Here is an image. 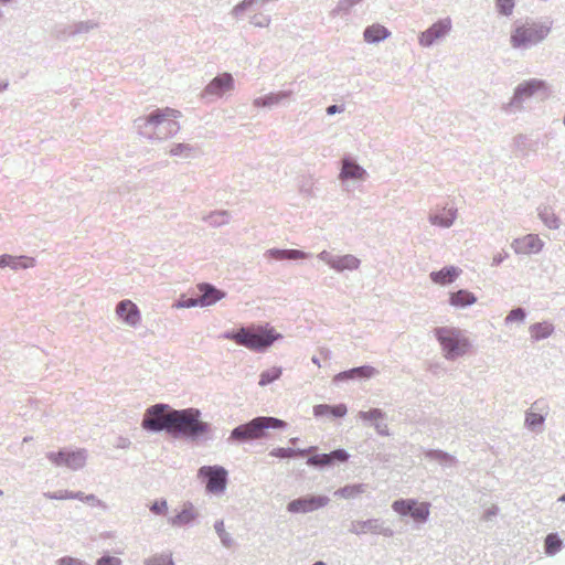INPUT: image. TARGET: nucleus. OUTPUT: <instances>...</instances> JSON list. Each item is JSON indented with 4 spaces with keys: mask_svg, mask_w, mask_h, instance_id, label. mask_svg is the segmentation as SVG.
<instances>
[{
    "mask_svg": "<svg viewBox=\"0 0 565 565\" xmlns=\"http://www.w3.org/2000/svg\"><path fill=\"white\" fill-rule=\"evenodd\" d=\"M201 307H207L221 300L225 292L210 282H201L196 286Z\"/></svg>",
    "mask_w": 565,
    "mask_h": 565,
    "instance_id": "5701e85b",
    "label": "nucleus"
},
{
    "mask_svg": "<svg viewBox=\"0 0 565 565\" xmlns=\"http://www.w3.org/2000/svg\"><path fill=\"white\" fill-rule=\"evenodd\" d=\"M550 31L551 26L536 22L516 25L510 34L511 46L516 50H527L542 42Z\"/></svg>",
    "mask_w": 565,
    "mask_h": 565,
    "instance_id": "0eeeda50",
    "label": "nucleus"
},
{
    "mask_svg": "<svg viewBox=\"0 0 565 565\" xmlns=\"http://www.w3.org/2000/svg\"><path fill=\"white\" fill-rule=\"evenodd\" d=\"M391 35V32L382 24H372L364 29L363 38L367 43H380L386 40Z\"/></svg>",
    "mask_w": 565,
    "mask_h": 565,
    "instance_id": "7c9ffc66",
    "label": "nucleus"
},
{
    "mask_svg": "<svg viewBox=\"0 0 565 565\" xmlns=\"http://www.w3.org/2000/svg\"><path fill=\"white\" fill-rule=\"evenodd\" d=\"M358 416L363 422H371L373 426L380 419H385L386 414L381 408H371L369 411H360Z\"/></svg>",
    "mask_w": 565,
    "mask_h": 565,
    "instance_id": "ea45409f",
    "label": "nucleus"
},
{
    "mask_svg": "<svg viewBox=\"0 0 565 565\" xmlns=\"http://www.w3.org/2000/svg\"><path fill=\"white\" fill-rule=\"evenodd\" d=\"M434 335L441 347L445 359L456 361L468 353L471 348L470 340L463 331L455 327H436Z\"/></svg>",
    "mask_w": 565,
    "mask_h": 565,
    "instance_id": "39448f33",
    "label": "nucleus"
},
{
    "mask_svg": "<svg viewBox=\"0 0 565 565\" xmlns=\"http://www.w3.org/2000/svg\"><path fill=\"white\" fill-rule=\"evenodd\" d=\"M460 273V268L449 265L443 267L440 270L431 271L429 277L434 284L447 286L454 282L458 278Z\"/></svg>",
    "mask_w": 565,
    "mask_h": 565,
    "instance_id": "cd10ccee",
    "label": "nucleus"
},
{
    "mask_svg": "<svg viewBox=\"0 0 565 565\" xmlns=\"http://www.w3.org/2000/svg\"><path fill=\"white\" fill-rule=\"evenodd\" d=\"M495 9L502 17H510L515 7V0H494Z\"/></svg>",
    "mask_w": 565,
    "mask_h": 565,
    "instance_id": "09e8293b",
    "label": "nucleus"
},
{
    "mask_svg": "<svg viewBox=\"0 0 565 565\" xmlns=\"http://www.w3.org/2000/svg\"><path fill=\"white\" fill-rule=\"evenodd\" d=\"M537 95L541 99L548 96L547 84L543 79L531 78L519 84L514 88L513 96L511 98V106L521 105L526 98Z\"/></svg>",
    "mask_w": 565,
    "mask_h": 565,
    "instance_id": "f8f14e48",
    "label": "nucleus"
},
{
    "mask_svg": "<svg viewBox=\"0 0 565 565\" xmlns=\"http://www.w3.org/2000/svg\"><path fill=\"white\" fill-rule=\"evenodd\" d=\"M456 217H457V209L456 207H452V206L444 207L440 211L430 213L429 222L433 225L448 228L454 224Z\"/></svg>",
    "mask_w": 565,
    "mask_h": 565,
    "instance_id": "c85d7f7f",
    "label": "nucleus"
},
{
    "mask_svg": "<svg viewBox=\"0 0 565 565\" xmlns=\"http://www.w3.org/2000/svg\"><path fill=\"white\" fill-rule=\"evenodd\" d=\"M306 463L319 471H323L334 466L347 463L351 457L348 450L344 448H337L330 452H317L313 450L309 452Z\"/></svg>",
    "mask_w": 565,
    "mask_h": 565,
    "instance_id": "9b49d317",
    "label": "nucleus"
},
{
    "mask_svg": "<svg viewBox=\"0 0 565 565\" xmlns=\"http://www.w3.org/2000/svg\"><path fill=\"white\" fill-rule=\"evenodd\" d=\"M145 565H174L171 554H156L143 561Z\"/></svg>",
    "mask_w": 565,
    "mask_h": 565,
    "instance_id": "49530a36",
    "label": "nucleus"
},
{
    "mask_svg": "<svg viewBox=\"0 0 565 565\" xmlns=\"http://www.w3.org/2000/svg\"><path fill=\"white\" fill-rule=\"evenodd\" d=\"M195 149L189 143H174L169 150L173 157L191 158Z\"/></svg>",
    "mask_w": 565,
    "mask_h": 565,
    "instance_id": "79ce46f5",
    "label": "nucleus"
},
{
    "mask_svg": "<svg viewBox=\"0 0 565 565\" xmlns=\"http://www.w3.org/2000/svg\"><path fill=\"white\" fill-rule=\"evenodd\" d=\"M17 263L14 256L3 254L0 256V267H10L13 269V264Z\"/></svg>",
    "mask_w": 565,
    "mask_h": 565,
    "instance_id": "bf43d9fd",
    "label": "nucleus"
},
{
    "mask_svg": "<svg viewBox=\"0 0 565 565\" xmlns=\"http://www.w3.org/2000/svg\"><path fill=\"white\" fill-rule=\"evenodd\" d=\"M254 4H256V0H243L233 8L232 14L238 18Z\"/></svg>",
    "mask_w": 565,
    "mask_h": 565,
    "instance_id": "3c124183",
    "label": "nucleus"
},
{
    "mask_svg": "<svg viewBox=\"0 0 565 565\" xmlns=\"http://www.w3.org/2000/svg\"><path fill=\"white\" fill-rule=\"evenodd\" d=\"M360 264L361 260L352 254H347L342 256L335 255L331 268L337 273H343L344 270L358 269Z\"/></svg>",
    "mask_w": 565,
    "mask_h": 565,
    "instance_id": "2f4dec72",
    "label": "nucleus"
},
{
    "mask_svg": "<svg viewBox=\"0 0 565 565\" xmlns=\"http://www.w3.org/2000/svg\"><path fill=\"white\" fill-rule=\"evenodd\" d=\"M451 26L450 18L439 19L428 29L419 33V44L424 47L433 46L437 41L444 39L450 32Z\"/></svg>",
    "mask_w": 565,
    "mask_h": 565,
    "instance_id": "4468645a",
    "label": "nucleus"
},
{
    "mask_svg": "<svg viewBox=\"0 0 565 565\" xmlns=\"http://www.w3.org/2000/svg\"><path fill=\"white\" fill-rule=\"evenodd\" d=\"M265 256L269 259L274 260H299L305 259L310 256L309 253H306L301 249H294V248H270L267 249L265 253Z\"/></svg>",
    "mask_w": 565,
    "mask_h": 565,
    "instance_id": "bb28decb",
    "label": "nucleus"
},
{
    "mask_svg": "<svg viewBox=\"0 0 565 565\" xmlns=\"http://www.w3.org/2000/svg\"><path fill=\"white\" fill-rule=\"evenodd\" d=\"M180 115L179 110L170 107L157 108L147 116L137 118L135 126L139 135L150 140H164L180 130V124L175 120Z\"/></svg>",
    "mask_w": 565,
    "mask_h": 565,
    "instance_id": "f03ea898",
    "label": "nucleus"
},
{
    "mask_svg": "<svg viewBox=\"0 0 565 565\" xmlns=\"http://www.w3.org/2000/svg\"><path fill=\"white\" fill-rule=\"evenodd\" d=\"M177 308H194L201 307V301L198 296V290L190 295H182L175 302Z\"/></svg>",
    "mask_w": 565,
    "mask_h": 565,
    "instance_id": "a19ab883",
    "label": "nucleus"
},
{
    "mask_svg": "<svg viewBox=\"0 0 565 565\" xmlns=\"http://www.w3.org/2000/svg\"><path fill=\"white\" fill-rule=\"evenodd\" d=\"M532 408L539 412L526 411L524 425L529 430L537 431L542 429L545 423L548 407L543 399H537L533 403Z\"/></svg>",
    "mask_w": 565,
    "mask_h": 565,
    "instance_id": "aec40b11",
    "label": "nucleus"
},
{
    "mask_svg": "<svg viewBox=\"0 0 565 565\" xmlns=\"http://www.w3.org/2000/svg\"><path fill=\"white\" fill-rule=\"evenodd\" d=\"M365 483H349L337 489L333 495L342 499H354L365 492Z\"/></svg>",
    "mask_w": 565,
    "mask_h": 565,
    "instance_id": "e433bc0d",
    "label": "nucleus"
},
{
    "mask_svg": "<svg viewBox=\"0 0 565 565\" xmlns=\"http://www.w3.org/2000/svg\"><path fill=\"white\" fill-rule=\"evenodd\" d=\"M335 255L329 253L328 250H322L318 254V258L324 262L330 268L332 267Z\"/></svg>",
    "mask_w": 565,
    "mask_h": 565,
    "instance_id": "052dcab7",
    "label": "nucleus"
},
{
    "mask_svg": "<svg viewBox=\"0 0 565 565\" xmlns=\"http://www.w3.org/2000/svg\"><path fill=\"white\" fill-rule=\"evenodd\" d=\"M250 23L259 28L268 26L270 23V18L263 14H255L252 17Z\"/></svg>",
    "mask_w": 565,
    "mask_h": 565,
    "instance_id": "4d7b16f0",
    "label": "nucleus"
},
{
    "mask_svg": "<svg viewBox=\"0 0 565 565\" xmlns=\"http://www.w3.org/2000/svg\"><path fill=\"white\" fill-rule=\"evenodd\" d=\"M45 457L56 467H66L73 471L82 469L86 465L87 450L84 448L64 447L57 451H49Z\"/></svg>",
    "mask_w": 565,
    "mask_h": 565,
    "instance_id": "1a4fd4ad",
    "label": "nucleus"
},
{
    "mask_svg": "<svg viewBox=\"0 0 565 565\" xmlns=\"http://www.w3.org/2000/svg\"><path fill=\"white\" fill-rule=\"evenodd\" d=\"M57 565H88L85 561L70 555L62 556L56 561Z\"/></svg>",
    "mask_w": 565,
    "mask_h": 565,
    "instance_id": "5fc2aeb1",
    "label": "nucleus"
},
{
    "mask_svg": "<svg viewBox=\"0 0 565 565\" xmlns=\"http://www.w3.org/2000/svg\"><path fill=\"white\" fill-rule=\"evenodd\" d=\"M312 413L316 418L327 417L330 419H339L348 414V407L344 403L318 404L313 406Z\"/></svg>",
    "mask_w": 565,
    "mask_h": 565,
    "instance_id": "b1692460",
    "label": "nucleus"
},
{
    "mask_svg": "<svg viewBox=\"0 0 565 565\" xmlns=\"http://www.w3.org/2000/svg\"><path fill=\"white\" fill-rule=\"evenodd\" d=\"M562 547H563V541H562L561 536L558 535V533L553 532V533H548L545 536L544 552L546 555L554 556L562 550Z\"/></svg>",
    "mask_w": 565,
    "mask_h": 565,
    "instance_id": "4c0bfd02",
    "label": "nucleus"
},
{
    "mask_svg": "<svg viewBox=\"0 0 565 565\" xmlns=\"http://www.w3.org/2000/svg\"><path fill=\"white\" fill-rule=\"evenodd\" d=\"M527 311L523 307H515L511 309L505 317L504 321L507 324L513 323V322H524L526 319Z\"/></svg>",
    "mask_w": 565,
    "mask_h": 565,
    "instance_id": "de8ad7c7",
    "label": "nucleus"
},
{
    "mask_svg": "<svg viewBox=\"0 0 565 565\" xmlns=\"http://www.w3.org/2000/svg\"><path fill=\"white\" fill-rule=\"evenodd\" d=\"M46 497L53 500H79L82 499V491L60 490L55 492H49L46 493Z\"/></svg>",
    "mask_w": 565,
    "mask_h": 565,
    "instance_id": "a18cd8bd",
    "label": "nucleus"
},
{
    "mask_svg": "<svg viewBox=\"0 0 565 565\" xmlns=\"http://www.w3.org/2000/svg\"><path fill=\"white\" fill-rule=\"evenodd\" d=\"M177 411L163 403L151 405L145 412L141 428L150 434L166 433L172 437Z\"/></svg>",
    "mask_w": 565,
    "mask_h": 565,
    "instance_id": "423d86ee",
    "label": "nucleus"
},
{
    "mask_svg": "<svg viewBox=\"0 0 565 565\" xmlns=\"http://www.w3.org/2000/svg\"><path fill=\"white\" fill-rule=\"evenodd\" d=\"M291 90L271 92L254 99V106L258 108H271L289 100Z\"/></svg>",
    "mask_w": 565,
    "mask_h": 565,
    "instance_id": "a878e982",
    "label": "nucleus"
},
{
    "mask_svg": "<svg viewBox=\"0 0 565 565\" xmlns=\"http://www.w3.org/2000/svg\"><path fill=\"white\" fill-rule=\"evenodd\" d=\"M329 502L324 494H307L289 501L286 509L292 514H305L324 508Z\"/></svg>",
    "mask_w": 565,
    "mask_h": 565,
    "instance_id": "ddd939ff",
    "label": "nucleus"
},
{
    "mask_svg": "<svg viewBox=\"0 0 565 565\" xmlns=\"http://www.w3.org/2000/svg\"><path fill=\"white\" fill-rule=\"evenodd\" d=\"M115 312L118 319L129 327L136 328L141 321V312L130 299L120 300L116 305Z\"/></svg>",
    "mask_w": 565,
    "mask_h": 565,
    "instance_id": "a211bd4d",
    "label": "nucleus"
},
{
    "mask_svg": "<svg viewBox=\"0 0 565 565\" xmlns=\"http://www.w3.org/2000/svg\"><path fill=\"white\" fill-rule=\"evenodd\" d=\"M79 501H83L90 505H98L102 507L103 509H106V504L102 500H99L95 494H85L84 492H82V499H79Z\"/></svg>",
    "mask_w": 565,
    "mask_h": 565,
    "instance_id": "6e6d98bb",
    "label": "nucleus"
},
{
    "mask_svg": "<svg viewBox=\"0 0 565 565\" xmlns=\"http://www.w3.org/2000/svg\"><path fill=\"white\" fill-rule=\"evenodd\" d=\"M391 508L395 513L412 518L418 524L426 523L430 515V503L418 502L416 499H397Z\"/></svg>",
    "mask_w": 565,
    "mask_h": 565,
    "instance_id": "9d476101",
    "label": "nucleus"
},
{
    "mask_svg": "<svg viewBox=\"0 0 565 565\" xmlns=\"http://www.w3.org/2000/svg\"><path fill=\"white\" fill-rule=\"evenodd\" d=\"M384 419H380L379 422L374 423L373 427L376 430V433L381 436H390V429L385 423H383Z\"/></svg>",
    "mask_w": 565,
    "mask_h": 565,
    "instance_id": "13d9d810",
    "label": "nucleus"
},
{
    "mask_svg": "<svg viewBox=\"0 0 565 565\" xmlns=\"http://www.w3.org/2000/svg\"><path fill=\"white\" fill-rule=\"evenodd\" d=\"M198 512L192 502L183 503L181 510L171 516L168 521L172 526L183 527L191 525L198 518Z\"/></svg>",
    "mask_w": 565,
    "mask_h": 565,
    "instance_id": "393cba45",
    "label": "nucleus"
},
{
    "mask_svg": "<svg viewBox=\"0 0 565 565\" xmlns=\"http://www.w3.org/2000/svg\"><path fill=\"white\" fill-rule=\"evenodd\" d=\"M175 415L173 438H182L192 443L212 439V425L201 419L200 409L193 407L178 409Z\"/></svg>",
    "mask_w": 565,
    "mask_h": 565,
    "instance_id": "20e7f679",
    "label": "nucleus"
},
{
    "mask_svg": "<svg viewBox=\"0 0 565 565\" xmlns=\"http://www.w3.org/2000/svg\"><path fill=\"white\" fill-rule=\"evenodd\" d=\"M234 88V78L231 73H223L214 77L203 89L201 96L207 103L214 98L222 97L226 92Z\"/></svg>",
    "mask_w": 565,
    "mask_h": 565,
    "instance_id": "2eb2a0df",
    "label": "nucleus"
},
{
    "mask_svg": "<svg viewBox=\"0 0 565 565\" xmlns=\"http://www.w3.org/2000/svg\"><path fill=\"white\" fill-rule=\"evenodd\" d=\"M343 110H344V105L333 104V105H329L327 107L326 113L329 116H333L335 114L342 113Z\"/></svg>",
    "mask_w": 565,
    "mask_h": 565,
    "instance_id": "680f3d73",
    "label": "nucleus"
},
{
    "mask_svg": "<svg viewBox=\"0 0 565 565\" xmlns=\"http://www.w3.org/2000/svg\"><path fill=\"white\" fill-rule=\"evenodd\" d=\"M149 509L156 515H164L168 512V502L163 498L157 499L150 504Z\"/></svg>",
    "mask_w": 565,
    "mask_h": 565,
    "instance_id": "8fccbe9b",
    "label": "nucleus"
},
{
    "mask_svg": "<svg viewBox=\"0 0 565 565\" xmlns=\"http://www.w3.org/2000/svg\"><path fill=\"white\" fill-rule=\"evenodd\" d=\"M282 374V369L279 366H274L263 371L259 375L258 384L260 386H267L278 380Z\"/></svg>",
    "mask_w": 565,
    "mask_h": 565,
    "instance_id": "58836bf2",
    "label": "nucleus"
},
{
    "mask_svg": "<svg viewBox=\"0 0 565 565\" xmlns=\"http://www.w3.org/2000/svg\"><path fill=\"white\" fill-rule=\"evenodd\" d=\"M122 562L119 557L113 556L109 553H105L103 556L97 558L95 565H121Z\"/></svg>",
    "mask_w": 565,
    "mask_h": 565,
    "instance_id": "603ef678",
    "label": "nucleus"
},
{
    "mask_svg": "<svg viewBox=\"0 0 565 565\" xmlns=\"http://www.w3.org/2000/svg\"><path fill=\"white\" fill-rule=\"evenodd\" d=\"M98 23L93 20L87 21H78L72 25L63 26L62 29L56 30L57 39H66V38H75L90 32L96 29Z\"/></svg>",
    "mask_w": 565,
    "mask_h": 565,
    "instance_id": "4be33fe9",
    "label": "nucleus"
},
{
    "mask_svg": "<svg viewBox=\"0 0 565 565\" xmlns=\"http://www.w3.org/2000/svg\"><path fill=\"white\" fill-rule=\"evenodd\" d=\"M9 86L8 81H0V93L4 92Z\"/></svg>",
    "mask_w": 565,
    "mask_h": 565,
    "instance_id": "69168bd1",
    "label": "nucleus"
},
{
    "mask_svg": "<svg viewBox=\"0 0 565 565\" xmlns=\"http://www.w3.org/2000/svg\"><path fill=\"white\" fill-rule=\"evenodd\" d=\"M424 456L428 460L437 461L443 467H452L457 462L452 455L440 449H427Z\"/></svg>",
    "mask_w": 565,
    "mask_h": 565,
    "instance_id": "f704fd0d",
    "label": "nucleus"
},
{
    "mask_svg": "<svg viewBox=\"0 0 565 565\" xmlns=\"http://www.w3.org/2000/svg\"><path fill=\"white\" fill-rule=\"evenodd\" d=\"M205 221L212 226H222L230 221V214L227 211H215L209 214Z\"/></svg>",
    "mask_w": 565,
    "mask_h": 565,
    "instance_id": "c03bdc74",
    "label": "nucleus"
},
{
    "mask_svg": "<svg viewBox=\"0 0 565 565\" xmlns=\"http://www.w3.org/2000/svg\"><path fill=\"white\" fill-rule=\"evenodd\" d=\"M508 257H509V254L507 252L498 253L497 255L493 256L491 265L492 266H499Z\"/></svg>",
    "mask_w": 565,
    "mask_h": 565,
    "instance_id": "e2e57ef3",
    "label": "nucleus"
},
{
    "mask_svg": "<svg viewBox=\"0 0 565 565\" xmlns=\"http://www.w3.org/2000/svg\"><path fill=\"white\" fill-rule=\"evenodd\" d=\"M340 173L339 179L343 184L349 182H361L364 181L367 172L360 166L351 154H344L340 161Z\"/></svg>",
    "mask_w": 565,
    "mask_h": 565,
    "instance_id": "dca6fc26",
    "label": "nucleus"
},
{
    "mask_svg": "<svg viewBox=\"0 0 565 565\" xmlns=\"http://www.w3.org/2000/svg\"><path fill=\"white\" fill-rule=\"evenodd\" d=\"M312 565H327V564L322 561H317Z\"/></svg>",
    "mask_w": 565,
    "mask_h": 565,
    "instance_id": "774afa93",
    "label": "nucleus"
},
{
    "mask_svg": "<svg viewBox=\"0 0 565 565\" xmlns=\"http://www.w3.org/2000/svg\"><path fill=\"white\" fill-rule=\"evenodd\" d=\"M254 352H266L282 334L269 323H248L226 330L221 335Z\"/></svg>",
    "mask_w": 565,
    "mask_h": 565,
    "instance_id": "f257e3e1",
    "label": "nucleus"
},
{
    "mask_svg": "<svg viewBox=\"0 0 565 565\" xmlns=\"http://www.w3.org/2000/svg\"><path fill=\"white\" fill-rule=\"evenodd\" d=\"M198 478L205 487L210 495H222L228 483V471L220 465L202 466L198 470Z\"/></svg>",
    "mask_w": 565,
    "mask_h": 565,
    "instance_id": "6e6552de",
    "label": "nucleus"
},
{
    "mask_svg": "<svg viewBox=\"0 0 565 565\" xmlns=\"http://www.w3.org/2000/svg\"><path fill=\"white\" fill-rule=\"evenodd\" d=\"M214 530H215L217 536L220 537L221 543L223 544V546L231 547L233 545L234 540L231 536V534L225 531L224 521L223 520H216L215 521Z\"/></svg>",
    "mask_w": 565,
    "mask_h": 565,
    "instance_id": "37998d69",
    "label": "nucleus"
},
{
    "mask_svg": "<svg viewBox=\"0 0 565 565\" xmlns=\"http://www.w3.org/2000/svg\"><path fill=\"white\" fill-rule=\"evenodd\" d=\"M350 533L362 535L366 533L382 534L385 537H392L394 532L391 527L384 526V521L381 519L355 520L351 522Z\"/></svg>",
    "mask_w": 565,
    "mask_h": 565,
    "instance_id": "f3484780",
    "label": "nucleus"
},
{
    "mask_svg": "<svg viewBox=\"0 0 565 565\" xmlns=\"http://www.w3.org/2000/svg\"><path fill=\"white\" fill-rule=\"evenodd\" d=\"M511 247L516 254H537L543 249L544 242L536 234H527L513 239Z\"/></svg>",
    "mask_w": 565,
    "mask_h": 565,
    "instance_id": "412c9836",
    "label": "nucleus"
},
{
    "mask_svg": "<svg viewBox=\"0 0 565 565\" xmlns=\"http://www.w3.org/2000/svg\"><path fill=\"white\" fill-rule=\"evenodd\" d=\"M312 363L317 364L318 366H320V361L317 356H312Z\"/></svg>",
    "mask_w": 565,
    "mask_h": 565,
    "instance_id": "338daca9",
    "label": "nucleus"
},
{
    "mask_svg": "<svg viewBox=\"0 0 565 565\" xmlns=\"http://www.w3.org/2000/svg\"><path fill=\"white\" fill-rule=\"evenodd\" d=\"M375 374H377V370L365 364L335 374L332 382L339 384L348 381H365L372 379Z\"/></svg>",
    "mask_w": 565,
    "mask_h": 565,
    "instance_id": "6ab92c4d",
    "label": "nucleus"
},
{
    "mask_svg": "<svg viewBox=\"0 0 565 565\" xmlns=\"http://www.w3.org/2000/svg\"><path fill=\"white\" fill-rule=\"evenodd\" d=\"M533 341L547 339L554 332V326L551 322H535L529 328Z\"/></svg>",
    "mask_w": 565,
    "mask_h": 565,
    "instance_id": "c9c22d12",
    "label": "nucleus"
},
{
    "mask_svg": "<svg viewBox=\"0 0 565 565\" xmlns=\"http://www.w3.org/2000/svg\"><path fill=\"white\" fill-rule=\"evenodd\" d=\"M318 450L317 446H309L307 448H294V447H276L269 451V456L279 459L295 458L296 455L303 457L308 452Z\"/></svg>",
    "mask_w": 565,
    "mask_h": 565,
    "instance_id": "c756f323",
    "label": "nucleus"
},
{
    "mask_svg": "<svg viewBox=\"0 0 565 565\" xmlns=\"http://www.w3.org/2000/svg\"><path fill=\"white\" fill-rule=\"evenodd\" d=\"M539 218L550 230H557L561 226V220L550 205L542 204L537 207Z\"/></svg>",
    "mask_w": 565,
    "mask_h": 565,
    "instance_id": "72a5a7b5",
    "label": "nucleus"
},
{
    "mask_svg": "<svg viewBox=\"0 0 565 565\" xmlns=\"http://www.w3.org/2000/svg\"><path fill=\"white\" fill-rule=\"evenodd\" d=\"M17 263L13 264V269H25L34 265V259L26 256H14Z\"/></svg>",
    "mask_w": 565,
    "mask_h": 565,
    "instance_id": "864d4df0",
    "label": "nucleus"
},
{
    "mask_svg": "<svg viewBox=\"0 0 565 565\" xmlns=\"http://www.w3.org/2000/svg\"><path fill=\"white\" fill-rule=\"evenodd\" d=\"M477 301V297L467 289H459L455 292H450L449 303L456 308H466L473 305Z\"/></svg>",
    "mask_w": 565,
    "mask_h": 565,
    "instance_id": "473e14b6",
    "label": "nucleus"
},
{
    "mask_svg": "<svg viewBox=\"0 0 565 565\" xmlns=\"http://www.w3.org/2000/svg\"><path fill=\"white\" fill-rule=\"evenodd\" d=\"M129 445H130V440L128 438L121 437V436H119L117 438V444H116L117 448H128Z\"/></svg>",
    "mask_w": 565,
    "mask_h": 565,
    "instance_id": "0e129e2a",
    "label": "nucleus"
},
{
    "mask_svg": "<svg viewBox=\"0 0 565 565\" xmlns=\"http://www.w3.org/2000/svg\"><path fill=\"white\" fill-rule=\"evenodd\" d=\"M287 422L273 416H257L234 427L227 438L228 444L243 445L255 440L265 439L269 430H284Z\"/></svg>",
    "mask_w": 565,
    "mask_h": 565,
    "instance_id": "7ed1b4c3",
    "label": "nucleus"
}]
</instances>
